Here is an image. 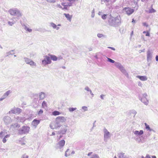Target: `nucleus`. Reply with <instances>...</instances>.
Segmentation results:
<instances>
[{
    "label": "nucleus",
    "mask_w": 158,
    "mask_h": 158,
    "mask_svg": "<svg viewBox=\"0 0 158 158\" xmlns=\"http://www.w3.org/2000/svg\"><path fill=\"white\" fill-rule=\"evenodd\" d=\"M108 18L109 24L111 26L116 27L121 24V19L120 16L114 17L110 14L108 17Z\"/></svg>",
    "instance_id": "nucleus-1"
},
{
    "label": "nucleus",
    "mask_w": 158,
    "mask_h": 158,
    "mask_svg": "<svg viewBox=\"0 0 158 158\" xmlns=\"http://www.w3.org/2000/svg\"><path fill=\"white\" fill-rule=\"evenodd\" d=\"M66 120V117L63 116H58L56 119V123H51L50 125V128L52 129H56L60 127L61 126V123L65 122Z\"/></svg>",
    "instance_id": "nucleus-2"
},
{
    "label": "nucleus",
    "mask_w": 158,
    "mask_h": 158,
    "mask_svg": "<svg viewBox=\"0 0 158 158\" xmlns=\"http://www.w3.org/2000/svg\"><path fill=\"white\" fill-rule=\"evenodd\" d=\"M8 12L11 15L16 16L18 19H19L22 15V13L19 9L17 8L10 9L8 10Z\"/></svg>",
    "instance_id": "nucleus-3"
},
{
    "label": "nucleus",
    "mask_w": 158,
    "mask_h": 158,
    "mask_svg": "<svg viewBox=\"0 0 158 158\" xmlns=\"http://www.w3.org/2000/svg\"><path fill=\"white\" fill-rule=\"evenodd\" d=\"M30 129L29 127L23 126L18 130V133L20 135L27 134L28 133Z\"/></svg>",
    "instance_id": "nucleus-4"
},
{
    "label": "nucleus",
    "mask_w": 158,
    "mask_h": 158,
    "mask_svg": "<svg viewBox=\"0 0 158 158\" xmlns=\"http://www.w3.org/2000/svg\"><path fill=\"white\" fill-rule=\"evenodd\" d=\"M44 57V59L42 61V63L43 65L45 66L51 63L52 61L49 57L47 56H45Z\"/></svg>",
    "instance_id": "nucleus-5"
},
{
    "label": "nucleus",
    "mask_w": 158,
    "mask_h": 158,
    "mask_svg": "<svg viewBox=\"0 0 158 158\" xmlns=\"http://www.w3.org/2000/svg\"><path fill=\"white\" fill-rule=\"evenodd\" d=\"M103 131L104 132V140L105 142H106L107 139L110 137V134L106 128L104 129Z\"/></svg>",
    "instance_id": "nucleus-6"
},
{
    "label": "nucleus",
    "mask_w": 158,
    "mask_h": 158,
    "mask_svg": "<svg viewBox=\"0 0 158 158\" xmlns=\"http://www.w3.org/2000/svg\"><path fill=\"white\" fill-rule=\"evenodd\" d=\"M3 120L6 125H8L11 124L13 120L10 117L8 116H4L3 118Z\"/></svg>",
    "instance_id": "nucleus-7"
},
{
    "label": "nucleus",
    "mask_w": 158,
    "mask_h": 158,
    "mask_svg": "<svg viewBox=\"0 0 158 158\" xmlns=\"http://www.w3.org/2000/svg\"><path fill=\"white\" fill-rule=\"evenodd\" d=\"M21 109L20 108L15 107L11 109L10 110L9 112L8 113L10 114H18L21 112Z\"/></svg>",
    "instance_id": "nucleus-8"
},
{
    "label": "nucleus",
    "mask_w": 158,
    "mask_h": 158,
    "mask_svg": "<svg viewBox=\"0 0 158 158\" xmlns=\"http://www.w3.org/2000/svg\"><path fill=\"white\" fill-rule=\"evenodd\" d=\"M65 141L64 140L62 139L60 141L57 143L55 146V148L56 149H61L63 147L65 144Z\"/></svg>",
    "instance_id": "nucleus-9"
},
{
    "label": "nucleus",
    "mask_w": 158,
    "mask_h": 158,
    "mask_svg": "<svg viewBox=\"0 0 158 158\" xmlns=\"http://www.w3.org/2000/svg\"><path fill=\"white\" fill-rule=\"evenodd\" d=\"M126 14L128 15L132 14L134 12V10L129 7H125L124 9Z\"/></svg>",
    "instance_id": "nucleus-10"
},
{
    "label": "nucleus",
    "mask_w": 158,
    "mask_h": 158,
    "mask_svg": "<svg viewBox=\"0 0 158 158\" xmlns=\"http://www.w3.org/2000/svg\"><path fill=\"white\" fill-rule=\"evenodd\" d=\"M152 54L150 51L148 50L147 52V60L148 62H150L152 60Z\"/></svg>",
    "instance_id": "nucleus-11"
},
{
    "label": "nucleus",
    "mask_w": 158,
    "mask_h": 158,
    "mask_svg": "<svg viewBox=\"0 0 158 158\" xmlns=\"http://www.w3.org/2000/svg\"><path fill=\"white\" fill-rule=\"evenodd\" d=\"M139 99L142 102H143L145 105H147L148 103V100L146 98H141L140 96H139Z\"/></svg>",
    "instance_id": "nucleus-12"
},
{
    "label": "nucleus",
    "mask_w": 158,
    "mask_h": 158,
    "mask_svg": "<svg viewBox=\"0 0 158 158\" xmlns=\"http://www.w3.org/2000/svg\"><path fill=\"white\" fill-rule=\"evenodd\" d=\"M120 70L125 76L127 78H128L129 74L123 67Z\"/></svg>",
    "instance_id": "nucleus-13"
},
{
    "label": "nucleus",
    "mask_w": 158,
    "mask_h": 158,
    "mask_svg": "<svg viewBox=\"0 0 158 158\" xmlns=\"http://www.w3.org/2000/svg\"><path fill=\"white\" fill-rule=\"evenodd\" d=\"M40 123V120L35 119L33 121L32 123V125L34 128H35Z\"/></svg>",
    "instance_id": "nucleus-14"
},
{
    "label": "nucleus",
    "mask_w": 158,
    "mask_h": 158,
    "mask_svg": "<svg viewBox=\"0 0 158 158\" xmlns=\"http://www.w3.org/2000/svg\"><path fill=\"white\" fill-rule=\"evenodd\" d=\"M136 77L142 81H145L148 79V77L146 76L138 75L136 76Z\"/></svg>",
    "instance_id": "nucleus-15"
},
{
    "label": "nucleus",
    "mask_w": 158,
    "mask_h": 158,
    "mask_svg": "<svg viewBox=\"0 0 158 158\" xmlns=\"http://www.w3.org/2000/svg\"><path fill=\"white\" fill-rule=\"evenodd\" d=\"M64 15L66 18L67 20H68L70 22H71L72 18V15H70L69 14L66 13H64Z\"/></svg>",
    "instance_id": "nucleus-16"
},
{
    "label": "nucleus",
    "mask_w": 158,
    "mask_h": 158,
    "mask_svg": "<svg viewBox=\"0 0 158 158\" xmlns=\"http://www.w3.org/2000/svg\"><path fill=\"white\" fill-rule=\"evenodd\" d=\"M133 132L135 135H141L143 133V131L142 130H140L139 131L137 130L133 131Z\"/></svg>",
    "instance_id": "nucleus-17"
},
{
    "label": "nucleus",
    "mask_w": 158,
    "mask_h": 158,
    "mask_svg": "<svg viewBox=\"0 0 158 158\" xmlns=\"http://www.w3.org/2000/svg\"><path fill=\"white\" fill-rule=\"evenodd\" d=\"M49 57L51 59V60H52L53 61H56L57 60V57L56 56L52 54H49Z\"/></svg>",
    "instance_id": "nucleus-18"
},
{
    "label": "nucleus",
    "mask_w": 158,
    "mask_h": 158,
    "mask_svg": "<svg viewBox=\"0 0 158 158\" xmlns=\"http://www.w3.org/2000/svg\"><path fill=\"white\" fill-rule=\"evenodd\" d=\"M15 119L17 120V121L18 122H23L25 119L23 118H21L19 116H17L16 117H14Z\"/></svg>",
    "instance_id": "nucleus-19"
},
{
    "label": "nucleus",
    "mask_w": 158,
    "mask_h": 158,
    "mask_svg": "<svg viewBox=\"0 0 158 158\" xmlns=\"http://www.w3.org/2000/svg\"><path fill=\"white\" fill-rule=\"evenodd\" d=\"M23 27H24V29L26 31L29 32H31L32 31V29L31 28H28L26 25L23 24L22 25Z\"/></svg>",
    "instance_id": "nucleus-20"
},
{
    "label": "nucleus",
    "mask_w": 158,
    "mask_h": 158,
    "mask_svg": "<svg viewBox=\"0 0 158 158\" xmlns=\"http://www.w3.org/2000/svg\"><path fill=\"white\" fill-rule=\"evenodd\" d=\"M39 95L40 100H43L45 97V94L43 92L40 93Z\"/></svg>",
    "instance_id": "nucleus-21"
},
{
    "label": "nucleus",
    "mask_w": 158,
    "mask_h": 158,
    "mask_svg": "<svg viewBox=\"0 0 158 158\" xmlns=\"http://www.w3.org/2000/svg\"><path fill=\"white\" fill-rule=\"evenodd\" d=\"M115 66L120 70L123 66L119 62H115Z\"/></svg>",
    "instance_id": "nucleus-22"
},
{
    "label": "nucleus",
    "mask_w": 158,
    "mask_h": 158,
    "mask_svg": "<svg viewBox=\"0 0 158 158\" xmlns=\"http://www.w3.org/2000/svg\"><path fill=\"white\" fill-rule=\"evenodd\" d=\"M19 127H20L19 125L17 123L12 124L10 125V128H12L13 127L14 128H19Z\"/></svg>",
    "instance_id": "nucleus-23"
},
{
    "label": "nucleus",
    "mask_w": 158,
    "mask_h": 158,
    "mask_svg": "<svg viewBox=\"0 0 158 158\" xmlns=\"http://www.w3.org/2000/svg\"><path fill=\"white\" fill-rule=\"evenodd\" d=\"M29 64L32 67H36V63L34 62L33 61L31 60L30 62L29 63Z\"/></svg>",
    "instance_id": "nucleus-24"
},
{
    "label": "nucleus",
    "mask_w": 158,
    "mask_h": 158,
    "mask_svg": "<svg viewBox=\"0 0 158 158\" xmlns=\"http://www.w3.org/2000/svg\"><path fill=\"white\" fill-rule=\"evenodd\" d=\"M67 129L66 128H61L60 131V133L62 134H65L66 132Z\"/></svg>",
    "instance_id": "nucleus-25"
},
{
    "label": "nucleus",
    "mask_w": 158,
    "mask_h": 158,
    "mask_svg": "<svg viewBox=\"0 0 158 158\" xmlns=\"http://www.w3.org/2000/svg\"><path fill=\"white\" fill-rule=\"evenodd\" d=\"M125 153L123 152H120L118 153V156L119 158H123L125 156Z\"/></svg>",
    "instance_id": "nucleus-26"
},
{
    "label": "nucleus",
    "mask_w": 158,
    "mask_h": 158,
    "mask_svg": "<svg viewBox=\"0 0 158 158\" xmlns=\"http://www.w3.org/2000/svg\"><path fill=\"white\" fill-rule=\"evenodd\" d=\"M10 93L11 92L10 90H8L4 94L3 96L5 98L8 96Z\"/></svg>",
    "instance_id": "nucleus-27"
},
{
    "label": "nucleus",
    "mask_w": 158,
    "mask_h": 158,
    "mask_svg": "<svg viewBox=\"0 0 158 158\" xmlns=\"http://www.w3.org/2000/svg\"><path fill=\"white\" fill-rule=\"evenodd\" d=\"M97 36L99 38H106L107 37V36L106 35H103L100 33H98L97 35Z\"/></svg>",
    "instance_id": "nucleus-28"
},
{
    "label": "nucleus",
    "mask_w": 158,
    "mask_h": 158,
    "mask_svg": "<svg viewBox=\"0 0 158 158\" xmlns=\"http://www.w3.org/2000/svg\"><path fill=\"white\" fill-rule=\"evenodd\" d=\"M144 125L145 126V128L147 129V130H148L150 131H151L152 130V129L150 128L149 125H148L146 123H145Z\"/></svg>",
    "instance_id": "nucleus-29"
},
{
    "label": "nucleus",
    "mask_w": 158,
    "mask_h": 158,
    "mask_svg": "<svg viewBox=\"0 0 158 158\" xmlns=\"http://www.w3.org/2000/svg\"><path fill=\"white\" fill-rule=\"evenodd\" d=\"M148 13H152L156 12V10L153 8L149 9L148 11L147 10L146 11Z\"/></svg>",
    "instance_id": "nucleus-30"
},
{
    "label": "nucleus",
    "mask_w": 158,
    "mask_h": 158,
    "mask_svg": "<svg viewBox=\"0 0 158 158\" xmlns=\"http://www.w3.org/2000/svg\"><path fill=\"white\" fill-rule=\"evenodd\" d=\"M70 155V151L69 149H68L65 151V156L66 157H67Z\"/></svg>",
    "instance_id": "nucleus-31"
},
{
    "label": "nucleus",
    "mask_w": 158,
    "mask_h": 158,
    "mask_svg": "<svg viewBox=\"0 0 158 158\" xmlns=\"http://www.w3.org/2000/svg\"><path fill=\"white\" fill-rule=\"evenodd\" d=\"M129 113L130 114H134V117H135L137 114V112L134 110H130Z\"/></svg>",
    "instance_id": "nucleus-32"
},
{
    "label": "nucleus",
    "mask_w": 158,
    "mask_h": 158,
    "mask_svg": "<svg viewBox=\"0 0 158 158\" xmlns=\"http://www.w3.org/2000/svg\"><path fill=\"white\" fill-rule=\"evenodd\" d=\"M12 21H8L7 23L8 24L10 25V26H12L13 24H15L16 22L15 21H14L12 20H11Z\"/></svg>",
    "instance_id": "nucleus-33"
},
{
    "label": "nucleus",
    "mask_w": 158,
    "mask_h": 158,
    "mask_svg": "<svg viewBox=\"0 0 158 158\" xmlns=\"http://www.w3.org/2000/svg\"><path fill=\"white\" fill-rule=\"evenodd\" d=\"M24 59L25 62L27 64H28L30 62V61H31V60L30 59L26 57H24Z\"/></svg>",
    "instance_id": "nucleus-34"
},
{
    "label": "nucleus",
    "mask_w": 158,
    "mask_h": 158,
    "mask_svg": "<svg viewBox=\"0 0 158 158\" xmlns=\"http://www.w3.org/2000/svg\"><path fill=\"white\" fill-rule=\"evenodd\" d=\"M62 5L63 6H64V8H62V10L65 9L67 10L68 7H69L68 6L67 3L66 4H65V3H62Z\"/></svg>",
    "instance_id": "nucleus-35"
},
{
    "label": "nucleus",
    "mask_w": 158,
    "mask_h": 158,
    "mask_svg": "<svg viewBox=\"0 0 158 158\" xmlns=\"http://www.w3.org/2000/svg\"><path fill=\"white\" fill-rule=\"evenodd\" d=\"M60 113L57 111H54L52 113V114L54 115H59L60 114Z\"/></svg>",
    "instance_id": "nucleus-36"
},
{
    "label": "nucleus",
    "mask_w": 158,
    "mask_h": 158,
    "mask_svg": "<svg viewBox=\"0 0 158 158\" xmlns=\"http://www.w3.org/2000/svg\"><path fill=\"white\" fill-rule=\"evenodd\" d=\"M42 106L44 108L47 107V104L45 101H44L42 103Z\"/></svg>",
    "instance_id": "nucleus-37"
},
{
    "label": "nucleus",
    "mask_w": 158,
    "mask_h": 158,
    "mask_svg": "<svg viewBox=\"0 0 158 158\" xmlns=\"http://www.w3.org/2000/svg\"><path fill=\"white\" fill-rule=\"evenodd\" d=\"M56 25L53 22H51L50 23V26L52 27L53 28L55 29L56 28Z\"/></svg>",
    "instance_id": "nucleus-38"
},
{
    "label": "nucleus",
    "mask_w": 158,
    "mask_h": 158,
    "mask_svg": "<svg viewBox=\"0 0 158 158\" xmlns=\"http://www.w3.org/2000/svg\"><path fill=\"white\" fill-rule=\"evenodd\" d=\"M84 89L86 91L89 92L90 94L91 93V92H92L91 89L87 86H86L85 87Z\"/></svg>",
    "instance_id": "nucleus-39"
},
{
    "label": "nucleus",
    "mask_w": 158,
    "mask_h": 158,
    "mask_svg": "<svg viewBox=\"0 0 158 158\" xmlns=\"http://www.w3.org/2000/svg\"><path fill=\"white\" fill-rule=\"evenodd\" d=\"M14 50H12L10 51L9 52H7L6 54V56H8L9 55H12L13 54V53L14 52Z\"/></svg>",
    "instance_id": "nucleus-40"
},
{
    "label": "nucleus",
    "mask_w": 158,
    "mask_h": 158,
    "mask_svg": "<svg viewBox=\"0 0 158 158\" xmlns=\"http://www.w3.org/2000/svg\"><path fill=\"white\" fill-rule=\"evenodd\" d=\"M90 158H100L99 156L97 154H93L92 155Z\"/></svg>",
    "instance_id": "nucleus-41"
},
{
    "label": "nucleus",
    "mask_w": 158,
    "mask_h": 158,
    "mask_svg": "<svg viewBox=\"0 0 158 158\" xmlns=\"http://www.w3.org/2000/svg\"><path fill=\"white\" fill-rule=\"evenodd\" d=\"M109 15L107 14H104L102 16V18L103 19H105Z\"/></svg>",
    "instance_id": "nucleus-42"
},
{
    "label": "nucleus",
    "mask_w": 158,
    "mask_h": 158,
    "mask_svg": "<svg viewBox=\"0 0 158 158\" xmlns=\"http://www.w3.org/2000/svg\"><path fill=\"white\" fill-rule=\"evenodd\" d=\"M144 137L142 139L140 138L139 140H138V142L139 143H144L145 141L144 139Z\"/></svg>",
    "instance_id": "nucleus-43"
},
{
    "label": "nucleus",
    "mask_w": 158,
    "mask_h": 158,
    "mask_svg": "<svg viewBox=\"0 0 158 158\" xmlns=\"http://www.w3.org/2000/svg\"><path fill=\"white\" fill-rule=\"evenodd\" d=\"M76 109H77L76 108H73H73H69V110L70 112H73V111L76 110Z\"/></svg>",
    "instance_id": "nucleus-44"
},
{
    "label": "nucleus",
    "mask_w": 158,
    "mask_h": 158,
    "mask_svg": "<svg viewBox=\"0 0 158 158\" xmlns=\"http://www.w3.org/2000/svg\"><path fill=\"white\" fill-rule=\"evenodd\" d=\"M107 60L108 61L112 63H114L115 62V61L114 60L111 59L110 58H107Z\"/></svg>",
    "instance_id": "nucleus-45"
},
{
    "label": "nucleus",
    "mask_w": 158,
    "mask_h": 158,
    "mask_svg": "<svg viewBox=\"0 0 158 158\" xmlns=\"http://www.w3.org/2000/svg\"><path fill=\"white\" fill-rule=\"evenodd\" d=\"M4 135L5 133L3 131L0 132V138H2Z\"/></svg>",
    "instance_id": "nucleus-46"
},
{
    "label": "nucleus",
    "mask_w": 158,
    "mask_h": 158,
    "mask_svg": "<svg viewBox=\"0 0 158 158\" xmlns=\"http://www.w3.org/2000/svg\"><path fill=\"white\" fill-rule=\"evenodd\" d=\"M111 0H101L102 4H103L106 2H109Z\"/></svg>",
    "instance_id": "nucleus-47"
},
{
    "label": "nucleus",
    "mask_w": 158,
    "mask_h": 158,
    "mask_svg": "<svg viewBox=\"0 0 158 158\" xmlns=\"http://www.w3.org/2000/svg\"><path fill=\"white\" fill-rule=\"evenodd\" d=\"M28 156L26 155V154H24L22 155L21 158H28Z\"/></svg>",
    "instance_id": "nucleus-48"
},
{
    "label": "nucleus",
    "mask_w": 158,
    "mask_h": 158,
    "mask_svg": "<svg viewBox=\"0 0 158 158\" xmlns=\"http://www.w3.org/2000/svg\"><path fill=\"white\" fill-rule=\"evenodd\" d=\"M47 2L50 3H55L56 2V0H46Z\"/></svg>",
    "instance_id": "nucleus-49"
},
{
    "label": "nucleus",
    "mask_w": 158,
    "mask_h": 158,
    "mask_svg": "<svg viewBox=\"0 0 158 158\" xmlns=\"http://www.w3.org/2000/svg\"><path fill=\"white\" fill-rule=\"evenodd\" d=\"M82 109L84 110V111L88 110L87 107L86 106H83L82 107Z\"/></svg>",
    "instance_id": "nucleus-50"
},
{
    "label": "nucleus",
    "mask_w": 158,
    "mask_h": 158,
    "mask_svg": "<svg viewBox=\"0 0 158 158\" xmlns=\"http://www.w3.org/2000/svg\"><path fill=\"white\" fill-rule=\"evenodd\" d=\"M78 0H67V1L70 2H71L73 4L75 1H78Z\"/></svg>",
    "instance_id": "nucleus-51"
},
{
    "label": "nucleus",
    "mask_w": 158,
    "mask_h": 158,
    "mask_svg": "<svg viewBox=\"0 0 158 158\" xmlns=\"http://www.w3.org/2000/svg\"><path fill=\"white\" fill-rule=\"evenodd\" d=\"M94 9L92 11L91 17L92 18H94Z\"/></svg>",
    "instance_id": "nucleus-52"
},
{
    "label": "nucleus",
    "mask_w": 158,
    "mask_h": 158,
    "mask_svg": "<svg viewBox=\"0 0 158 158\" xmlns=\"http://www.w3.org/2000/svg\"><path fill=\"white\" fill-rule=\"evenodd\" d=\"M141 158H151L149 154H147L145 157H144L143 156H142Z\"/></svg>",
    "instance_id": "nucleus-53"
},
{
    "label": "nucleus",
    "mask_w": 158,
    "mask_h": 158,
    "mask_svg": "<svg viewBox=\"0 0 158 158\" xmlns=\"http://www.w3.org/2000/svg\"><path fill=\"white\" fill-rule=\"evenodd\" d=\"M67 3V4L69 7L72 6L73 5V4H72L71 2H70Z\"/></svg>",
    "instance_id": "nucleus-54"
},
{
    "label": "nucleus",
    "mask_w": 158,
    "mask_h": 158,
    "mask_svg": "<svg viewBox=\"0 0 158 158\" xmlns=\"http://www.w3.org/2000/svg\"><path fill=\"white\" fill-rule=\"evenodd\" d=\"M43 111L42 109H40V111L38 112V114H41L43 113Z\"/></svg>",
    "instance_id": "nucleus-55"
},
{
    "label": "nucleus",
    "mask_w": 158,
    "mask_h": 158,
    "mask_svg": "<svg viewBox=\"0 0 158 158\" xmlns=\"http://www.w3.org/2000/svg\"><path fill=\"white\" fill-rule=\"evenodd\" d=\"M138 85L141 87H142V84L140 81H139L138 82Z\"/></svg>",
    "instance_id": "nucleus-56"
},
{
    "label": "nucleus",
    "mask_w": 158,
    "mask_h": 158,
    "mask_svg": "<svg viewBox=\"0 0 158 158\" xmlns=\"http://www.w3.org/2000/svg\"><path fill=\"white\" fill-rule=\"evenodd\" d=\"M57 60H59L62 59H63V57L61 56H60L58 57H57Z\"/></svg>",
    "instance_id": "nucleus-57"
},
{
    "label": "nucleus",
    "mask_w": 158,
    "mask_h": 158,
    "mask_svg": "<svg viewBox=\"0 0 158 158\" xmlns=\"http://www.w3.org/2000/svg\"><path fill=\"white\" fill-rule=\"evenodd\" d=\"M105 95H103V94H102L100 95V98H101L102 99V100H103L104 99V97L105 96Z\"/></svg>",
    "instance_id": "nucleus-58"
},
{
    "label": "nucleus",
    "mask_w": 158,
    "mask_h": 158,
    "mask_svg": "<svg viewBox=\"0 0 158 158\" xmlns=\"http://www.w3.org/2000/svg\"><path fill=\"white\" fill-rule=\"evenodd\" d=\"M2 141L3 143H5L6 141V139L4 137Z\"/></svg>",
    "instance_id": "nucleus-59"
},
{
    "label": "nucleus",
    "mask_w": 158,
    "mask_h": 158,
    "mask_svg": "<svg viewBox=\"0 0 158 158\" xmlns=\"http://www.w3.org/2000/svg\"><path fill=\"white\" fill-rule=\"evenodd\" d=\"M143 98H146V97L147 96V95L146 93H144L143 94Z\"/></svg>",
    "instance_id": "nucleus-60"
},
{
    "label": "nucleus",
    "mask_w": 158,
    "mask_h": 158,
    "mask_svg": "<svg viewBox=\"0 0 158 158\" xmlns=\"http://www.w3.org/2000/svg\"><path fill=\"white\" fill-rule=\"evenodd\" d=\"M143 25L146 27H148V25L146 23H143Z\"/></svg>",
    "instance_id": "nucleus-61"
},
{
    "label": "nucleus",
    "mask_w": 158,
    "mask_h": 158,
    "mask_svg": "<svg viewBox=\"0 0 158 158\" xmlns=\"http://www.w3.org/2000/svg\"><path fill=\"white\" fill-rule=\"evenodd\" d=\"M56 6L57 7H59V8H63L62 6H61L59 4H57L56 5Z\"/></svg>",
    "instance_id": "nucleus-62"
},
{
    "label": "nucleus",
    "mask_w": 158,
    "mask_h": 158,
    "mask_svg": "<svg viewBox=\"0 0 158 158\" xmlns=\"http://www.w3.org/2000/svg\"><path fill=\"white\" fill-rule=\"evenodd\" d=\"M108 48H110V49H111L112 50H115V48H114L113 47H108Z\"/></svg>",
    "instance_id": "nucleus-63"
},
{
    "label": "nucleus",
    "mask_w": 158,
    "mask_h": 158,
    "mask_svg": "<svg viewBox=\"0 0 158 158\" xmlns=\"http://www.w3.org/2000/svg\"><path fill=\"white\" fill-rule=\"evenodd\" d=\"M156 60L157 61H158V55L156 56Z\"/></svg>",
    "instance_id": "nucleus-64"
}]
</instances>
